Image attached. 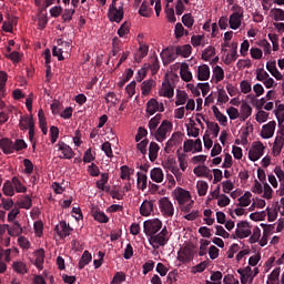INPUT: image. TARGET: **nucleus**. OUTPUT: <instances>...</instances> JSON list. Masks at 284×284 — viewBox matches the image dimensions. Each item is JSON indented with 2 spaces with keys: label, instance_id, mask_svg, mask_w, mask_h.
Listing matches in <instances>:
<instances>
[{
  "label": "nucleus",
  "instance_id": "nucleus-1",
  "mask_svg": "<svg viewBox=\"0 0 284 284\" xmlns=\"http://www.w3.org/2000/svg\"><path fill=\"white\" fill-rule=\"evenodd\" d=\"M168 234V227L164 226L159 234L150 236L149 243L152 245L153 250H159V247H164V245H168V242L170 241Z\"/></svg>",
  "mask_w": 284,
  "mask_h": 284
},
{
  "label": "nucleus",
  "instance_id": "nucleus-2",
  "mask_svg": "<svg viewBox=\"0 0 284 284\" xmlns=\"http://www.w3.org/2000/svg\"><path fill=\"white\" fill-rule=\"evenodd\" d=\"M172 130V122L164 120L161 125L154 131L153 136L159 143H163L168 139V132Z\"/></svg>",
  "mask_w": 284,
  "mask_h": 284
},
{
  "label": "nucleus",
  "instance_id": "nucleus-3",
  "mask_svg": "<svg viewBox=\"0 0 284 284\" xmlns=\"http://www.w3.org/2000/svg\"><path fill=\"white\" fill-rule=\"evenodd\" d=\"M124 11H123V3L120 7L116 4H110L108 11V18L111 23H121L123 21Z\"/></svg>",
  "mask_w": 284,
  "mask_h": 284
},
{
  "label": "nucleus",
  "instance_id": "nucleus-4",
  "mask_svg": "<svg viewBox=\"0 0 284 284\" xmlns=\"http://www.w3.org/2000/svg\"><path fill=\"white\" fill-rule=\"evenodd\" d=\"M143 227L144 234L151 237L163 227V222L159 219L148 220L143 223Z\"/></svg>",
  "mask_w": 284,
  "mask_h": 284
},
{
  "label": "nucleus",
  "instance_id": "nucleus-5",
  "mask_svg": "<svg viewBox=\"0 0 284 284\" xmlns=\"http://www.w3.org/2000/svg\"><path fill=\"white\" fill-rule=\"evenodd\" d=\"M159 207L163 216H168V217L174 216V204H172V201H170L169 197H161L159 200Z\"/></svg>",
  "mask_w": 284,
  "mask_h": 284
},
{
  "label": "nucleus",
  "instance_id": "nucleus-6",
  "mask_svg": "<svg viewBox=\"0 0 284 284\" xmlns=\"http://www.w3.org/2000/svg\"><path fill=\"white\" fill-rule=\"evenodd\" d=\"M252 235V226L247 221H242L237 223V229L235 230V236L237 239H247Z\"/></svg>",
  "mask_w": 284,
  "mask_h": 284
},
{
  "label": "nucleus",
  "instance_id": "nucleus-7",
  "mask_svg": "<svg viewBox=\"0 0 284 284\" xmlns=\"http://www.w3.org/2000/svg\"><path fill=\"white\" fill-rule=\"evenodd\" d=\"M265 152V145L262 142H256L254 146L248 151L250 161L256 162Z\"/></svg>",
  "mask_w": 284,
  "mask_h": 284
},
{
  "label": "nucleus",
  "instance_id": "nucleus-8",
  "mask_svg": "<svg viewBox=\"0 0 284 284\" xmlns=\"http://www.w3.org/2000/svg\"><path fill=\"white\" fill-rule=\"evenodd\" d=\"M160 57H161L163 63H173V61H176V57H178L176 48H174V47H166L160 53Z\"/></svg>",
  "mask_w": 284,
  "mask_h": 284
},
{
  "label": "nucleus",
  "instance_id": "nucleus-9",
  "mask_svg": "<svg viewBox=\"0 0 284 284\" xmlns=\"http://www.w3.org/2000/svg\"><path fill=\"white\" fill-rule=\"evenodd\" d=\"M178 261H180V263H190L191 261H194V248L184 246L178 254Z\"/></svg>",
  "mask_w": 284,
  "mask_h": 284
},
{
  "label": "nucleus",
  "instance_id": "nucleus-10",
  "mask_svg": "<svg viewBox=\"0 0 284 284\" xmlns=\"http://www.w3.org/2000/svg\"><path fill=\"white\" fill-rule=\"evenodd\" d=\"M54 231L60 239H65L72 234L73 229L70 226V224L65 223V221H61L58 225H55Z\"/></svg>",
  "mask_w": 284,
  "mask_h": 284
},
{
  "label": "nucleus",
  "instance_id": "nucleus-11",
  "mask_svg": "<svg viewBox=\"0 0 284 284\" xmlns=\"http://www.w3.org/2000/svg\"><path fill=\"white\" fill-rule=\"evenodd\" d=\"M174 196L180 205H185V203H187V201L192 199L190 192L184 190L183 187L175 189Z\"/></svg>",
  "mask_w": 284,
  "mask_h": 284
},
{
  "label": "nucleus",
  "instance_id": "nucleus-12",
  "mask_svg": "<svg viewBox=\"0 0 284 284\" xmlns=\"http://www.w3.org/2000/svg\"><path fill=\"white\" fill-rule=\"evenodd\" d=\"M276 130V121H271L262 126L261 136L262 139H272Z\"/></svg>",
  "mask_w": 284,
  "mask_h": 284
},
{
  "label": "nucleus",
  "instance_id": "nucleus-13",
  "mask_svg": "<svg viewBox=\"0 0 284 284\" xmlns=\"http://www.w3.org/2000/svg\"><path fill=\"white\" fill-rule=\"evenodd\" d=\"M58 150L62 152L63 156L60 155V159H74V151L65 142L60 141L58 144Z\"/></svg>",
  "mask_w": 284,
  "mask_h": 284
},
{
  "label": "nucleus",
  "instance_id": "nucleus-14",
  "mask_svg": "<svg viewBox=\"0 0 284 284\" xmlns=\"http://www.w3.org/2000/svg\"><path fill=\"white\" fill-rule=\"evenodd\" d=\"M91 216L98 223H110V217H108L105 213L99 209V206H95L91 210Z\"/></svg>",
  "mask_w": 284,
  "mask_h": 284
},
{
  "label": "nucleus",
  "instance_id": "nucleus-15",
  "mask_svg": "<svg viewBox=\"0 0 284 284\" xmlns=\"http://www.w3.org/2000/svg\"><path fill=\"white\" fill-rule=\"evenodd\" d=\"M0 148L3 152V154H13L14 153V143L12 140L8 138H2L0 140Z\"/></svg>",
  "mask_w": 284,
  "mask_h": 284
},
{
  "label": "nucleus",
  "instance_id": "nucleus-16",
  "mask_svg": "<svg viewBox=\"0 0 284 284\" xmlns=\"http://www.w3.org/2000/svg\"><path fill=\"white\" fill-rule=\"evenodd\" d=\"M179 143H181V132H175L172 134L171 139L166 142L164 152H166V154H170V150H172L174 145H179Z\"/></svg>",
  "mask_w": 284,
  "mask_h": 284
},
{
  "label": "nucleus",
  "instance_id": "nucleus-17",
  "mask_svg": "<svg viewBox=\"0 0 284 284\" xmlns=\"http://www.w3.org/2000/svg\"><path fill=\"white\" fill-rule=\"evenodd\" d=\"M154 212V202L144 200L140 206L141 216H150Z\"/></svg>",
  "mask_w": 284,
  "mask_h": 284
},
{
  "label": "nucleus",
  "instance_id": "nucleus-18",
  "mask_svg": "<svg viewBox=\"0 0 284 284\" xmlns=\"http://www.w3.org/2000/svg\"><path fill=\"white\" fill-rule=\"evenodd\" d=\"M243 21V14L232 13L229 19V26L231 30H239Z\"/></svg>",
  "mask_w": 284,
  "mask_h": 284
},
{
  "label": "nucleus",
  "instance_id": "nucleus-19",
  "mask_svg": "<svg viewBox=\"0 0 284 284\" xmlns=\"http://www.w3.org/2000/svg\"><path fill=\"white\" fill-rule=\"evenodd\" d=\"M252 116V106L247 102H243L240 106V121H247Z\"/></svg>",
  "mask_w": 284,
  "mask_h": 284
},
{
  "label": "nucleus",
  "instance_id": "nucleus-20",
  "mask_svg": "<svg viewBox=\"0 0 284 284\" xmlns=\"http://www.w3.org/2000/svg\"><path fill=\"white\" fill-rule=\"evenodd\" d=\"M20 130H34V118L21 116L19 122Z\"/></svg>",
  "mask_w": 284,
  "mask_h": 284
},
{
  "label": "nucleus",
  "instance_id": "nucleus-21",
  "mask_svg": "<svg viewBox=\"0 0 284 284\" xmlns=\"http://www.w3.org/2000/svg\"><path fill=\"white\" fill-rule=\"evenodd\" d=\"M161 97H166V99H172L174 97V87L170 81H165L162 83V89L160 91Z\"/></svg>",
  "mask_w": 284,
  "mask_h": 284
},
{
  "label": "nucleus",
  "instance_id": "nucleus-22",
  "mask_svg": "<svg viewBox=\"0 0 284 284\" xmlns=\"http://www.w3.org/2000/svg\"><path fill=\"white\" fill-rule=\"evenodd\" d=\"M210 79V67L207 64H202L197 68V80L207 81Z\"/></svg>",
  "mask_w": 284,
  "mask_h": 284
},
{
  "label": "nucleus",
  "instance_id": "nucleus-23",
  "mask_svg": "<svg viewBox=\"0 0 284 284\" xmlns=\"http://www.w3.org/2000/svg\"><path fill=\"white\" fill-rule=\"evenodd\" d=\"M180 77H181L182 81H185V83H190V81H192L193 77H192V72L190 71V67L187 65V63H184L181 65Z\"/></svg>",
  "mask_w": 284,
  "mask_h": 284
},
{
  "label": "nucleus",
  "instance_id": "nucleus-24",
  "mask_svg": "<svg viewBox=\"0 0 284 284\" xmlns=\"http://www.w3.org/2000/svg\"><path fill=\"white\" fill-rule=\"evenodd\" d=\"M175 52L178 57H183L184 59H187V57L192 54V45L190 44L178 45L175 47Z\"/></svg>",
  "mask_w": 284,
  "mask_h": 284
},
{
  "label": "nucleus",
  "instance_id": "nucleus-25",
  "mask_svg": "<svg viewBox=\"0 0 284 284\" xmlns=\"http://www.w3.org/2000/svg\"><path fill=\"white\" fill-rule=\"evenodd\" d=\"M159 150H161V148L159 146V144L156 142L150 143L149 159L152 163H154V161H156V159H159Z\"/></svg>",
  "mask_w": 284,
  "mask_h": 284
},
{
  "label": "nucleus",
  "instance_id": "nucleus-26",
  "mask_svg": "<svg viewBox=\"0 0 284 284\" xmlns=\"http://www.w3.org/2000/svg\"><path fill=\"white\" fill-rule=\"evenodd\" d=\"M156 112H159V101L152 98L146 102V113L150 114V116H153Z\"/></svg>",
  "mask_w": 284,
  "mask_h": 284
},
{
  "label": "nucleus",
  "instance_id": "nucleus-27",
  "mask_svg": "<svg viewBox=\"0 0 284 284\" xmlns=\"http://www.w3.org/2000/svg\"><path fill=\"white\" fill-rule=\"evenodd\" d=\"M45 261V251L43 248H40L36 252V261L34 265L38 270H43V263Z\"/></svg>",
  "mask_w": 284,
  "mask_h": 284
},
{
  "label": "nucleus",
  "instance_id": "nucleus-28",
  "mask_svg": "<svg viewBox=\"0 0 284 284\" xmlns=\"http://www.w3.org/2000/svg\"><path fill=\"white\" fill-rule=\"evenodd\" d=\"M150 176L154 181V183H163L164 174L161 168L152 169L150 172Z\"/></svg>",
  "mask_w": 284,
  "mask_h": 284
},
{
  "label": "nucleus",
  "instance_id": "nucleus-29",
  "mask_svg": "<svg viewBox=\"0 0 284 284\" xmlns=\"http://www.w3.org/2000/svg\"><path fill=\"white\" fill-rule=\"evenodd\" d=\"M90 263H92V254L89 251H84L78 263V267L79 270H83L85 265H90Z\"/></svg>",
  "mask_w": 284,
  "mask_h": 284
},
{
  "label": "nucleus",
  "instance_id": "nucleus-30",
  "mask_svg": "<svg viewBox=\"0 0 284 284\" xmlns=\"http://www.w3.org/2000/svg\"><path fill=\"white\" fill-rule=\"evenodd\" d=\"M8 234L10 236H19L23 234V227H21V224L18 221H13V225L8 227Z\"/></svg>",
  "mask_w": 284,
  "mask_h": 284
},
{
  "label": "nucleus",
  "instance_id": "nucleus-31",
  "mask_svg": "<svg viewBox=\"0 0 284 284\" xmlns=\"http://www.w3.org/2000/svg\"><path fill=\"white\" fill-rule=\"evenodd\" d=\"M283 145H284V136L283 135L276 136L275 142L273 144V154L278 156V154H281L283 150Z\"/></svg>",
  "mask_w": 284,
  "mask_h": 284
},
{
  "label": "nucleus",
  "instance_id": "nucleus-32",
  "mask_svg": "<svg viewBox=\"0 0 284 284\" xmlns=\"http://www.w3.org/2000/svg\"><path fill=\"white\" fill-rule=\"evenodd\" d=\"M161 119H163V115L161 113H158L154 118H152L149 121V130L151 134H154V131L156 128H159V123H161Z\"/></svg>",
  "mask_w": 284,
  "mask_h": 284
},
{
  "label": "nucleus",
  "instance_id": "nucleus-33",
  "mask_svg": "<svg viewBox=\"0 0 284 284\" xmlns=\"http://www.w3.org/2000/svg\"><path fill=\"white\" fill-rule=\"evenodd\" d=\"M139 14L141 17H146L150 18L152 17V8H150V2L149 1H143L140 9H139Z\"/></svg>",
  "mask_w": 284,
  "mask_h": 284
},
{
  "label": "nucleus",
  "instance_id": "nucleus-34",
  "mask_svg": "<svg viewBox=\"0 0 284 284\" xmlns=\"http://www.w3.org/2000/svg\"><path fill=\"white\" fill-rule=\"evenodd\" d=\"M11 185H13L16 192L24 194V192H28V187L21 183V180L19 178L13 176L11 180Z\"/></svg>",
  "mask_w": 284,
  "mask_h": 284
},
{
  "label": "nucleus",
  "instance_id": "nucleus-35",
  "mask_svg": "<svg viewBox=\"0 0 284 284\" xmlns=\"http://www.w3.org/2000/svg\"><path fill=\"white\" fill-rule=\"evenodd\" d=\"M43 57L45 60L44 65L47 68V77H50L52 74V68L50 67V63L52 62V53L50 52V49L44 50Z\"/></svg>",
  "mask_w": 284,
  "mask_h": 284
},
{
  "label": "nucleus",
  "instance_id": "nucleus-36",
  "mask_svg": "<svg viewBox=\"0 0 284 284\" xmlns=\"http://www.w3.org/2000/svg\"><path fill=\"white\" fill-rule=\"evenodd\" d=\"M252 193L250 191L245 192L243 196L239 199L237 207H248L252 203Z\"/></svg>",
  "mask_w": 284,
  "mask_h": 284
},
{
  "label": "nucleus",
  "instance_id": "nucleus-37",
  "mask_svg": "<svg viewBox=\"0 0 284 284\" xmlns=\"http://www.w3.org/2000/svg\"><path fill=\"white\" fill-rule=\"evenodd\" d=\"M138 178V189L139 190H145L148 187V175L145 173L138 172L136 173Z\"/></svg>",
  "mask_w": 284,
  "mask_h": 284
},
{
  "label": "nucleus",
  "instance_id": "nucleus-38",
  "mask_svg": "<svg viewBox=\"0 0 284 284\" xmlns=\"http://www.w3.org/2000/svg\"><path fill=\"white\" fill-rule=\"evenodd\" d=\"M154 80H145L142 82L141 91L144 97H148L150 92H152V88H154Z\"/></svg>",
  "mask_w": 284,
  "mask_h": 284
},
{
  "label": "nucleus",
  "instance_id": "nucleus-39",
  "mask_svg": "<svg viewBox=\"0 0 284 284\" xmlns=\"http://www.w3.org/2000/svg\"><path fill=\"white\" fill-rule=\"evenodd\" d=\"M212 110H213V114H214L215 119L219 121V123H221V125H225L227 123V116H225V114H223L216 105H213Z\"/></svg>",
  "mask_w": 284,
  "mask_h": 284
},
{
  "label": "nucleus",
  "instance_id": "nucleus-40",
  "mask_svg": "<svg viewBox=\"0 0 284 284\" xmlns=\"http://www.w3.org/2000/svg\"><path fill=\"white\" fill-rule=\"evenodd\" d=\"M109 180L110 175L108 173H101V180L95 182L98 190H102V192H105V184Z\"/></svg>",
  "mask_w": 284,
  "mask_h": 284
},
{
  "label": "nucleus",
  "instance_id": "nucleus-41",
  "mask_svg": "<svg viewBox=\"0 0 284 284\" xmlns=\"http://www.w3.org/2000/svg\"><path fill=\"white\" fill-rule=\"evenodd\" d=\"M213 77H215V83H220V81H223L225 79V71H223V68L220 65H216L213 69Z\"/></svg>",
  "mask_w": 284,
  "mask_h": 284
},
{
  "label": "nucleus",
  "instance_id": "nucleus-42",
  "mask_svg": "<svg viewBox=\"0 0 284 284\" xmlns=\"http://www.w3.org/2000/svg\"><path fill=\"white\" fill-rule=\"evenodd\" d=\"M209 187H210V185L207 184V182L199 181L197 184H196L199 196H205V194H207V189Z\"/></svg>",
  "mask_w": 284,
  "mask_h": 284
},
{
  "label": "nucleus",
  "instance_id": "nucleus-43",
  "mask_svg": "<svg viewBox=\"0 0 284 284\" xmlns=\"http://www.w3.org/2000/svg\"><path fill=\"white\" fill-rule=\"evenodd\" d=\"M149 47L146 44H140L139 53L135 55V61L139 63L141 59L148 57Z\"/></svg>",
  "mask_w": 284,
  "mask_h": 284
},
{
  "label": "nucleus",
  "instance_id": "nucleus-44",
  "mask_svg": "<svg viewBox=\"0 0 284 284\" xmlns=\"http://www.w3.org/2000/svg\"><path fill=\"white\" fill-rule=\"evenodd\" d=\"M164 12L170 23H176V16H174V8L170 7V4H166Z\"/></svg>",
  "mask_w": 284,
  "mask_h": 284
},
{
  "label": "nucleus",
  "instance_id": "nucleus-45",
  "mask_svg": "<svg viewBox=\"0 0 284 284\" xmlns=\"http://www.w3.org/2000/svg\"><path fill=\"white\" fill-rule=\"evenodd\" d=\"M3 194L6 196H14V186L12 185V182L6 181L2 186Z\"/></svg>",
  "mask_w": 284,
  "mask_h": 284
},
{
  "label": "nucleus",
  "instance_id": "nucleus-46",
  "mask_svg": "<svg viewBox=\"0 0 284 284\" xmlns=\"http://www.w3.org/2000/svg\"><path fill=\"white\" fill-rule=\"evenodd\" d=\"M13 270L17 274H28V267L23 262H13Z\"/></svg>",
  "mask_w": 284,
  "mask_h": 284
},
{
  "label": "nucleus",
  "instance_id": "nucleus-47",
  "mask_svg": "<svg viewBox=\"0 0 284 284\" xmlns=\"http://www.w3.org/2000/svg\"><path fill=\"white\" fill-rule=\"evenodd\" d=\"M187 101V93L185 91L178 90L175 105H185Z\"/></svg>",
  "mask_w": 284,
  "mask_h": 284
},
{
  "label": "nucleus",
  "instance_id": "nucleus-48",
  "mask_svg": "<svg viewBox=\"0 0 284 284\" xmlns=\"http://www.w3.org/2000/svg\"><path fill=\"white\" fill-rule=\"evenodd\" d=\"M182 23L185 28H192L194 26V17L192 13H186L182 17Z\"/></svg>",
  "mask_w": 284,
  "mask_h": 284
},
{
  "label": "nucleus",
  "instance_id": "nucleus-49",
  "mask_svg": "<svg viewBox=\"0 0 284 284\" xmlns=\"http://www.w3.org/2000/svg\"><path fill=\"white\" fill-rule=\"evenodd\" d=\"M226 113L229 114V119H231V121H236V119L241 116V112H239V109L234 106H230L226 110Z\"/></svg>",
  "mask_w": 284,
  "mask_h": 284
},
{
  "label": "nucleus",
  "instance_id": "nucleus-50",
  "mask_svg": "<svg viewBox=\"0 0 284 284\" xmlns=\"http://www.w3.org/2000/svg\"><path fill=\"white\" fill-rule=\"evenodd\" d=\"M206 125H207L209 130H211L214 139H216V136H219V132H221V126H219V123L206 122Z\"/></svg>",
  "mask_w": 284,
  "mask_h": 284
},
{
  "label": "nucleus",
  "instance_id": "nucleus-51",
  "mask_svg": "<svg viewBox=\"0 0 284 284\" xmlns=\"http://www.w3.org/2000/svg\"><path fill=\"white\" fill-rule=\"evenodd\" d=\"M101 150L102 152H104L105 156H108V159H112V156H114V154L112 153V144L110 142H104L101 145Z\"/></svg>",
  "mask_w": 284,
  "mask_h": 284
},
{
  "label": "nucleus",
  "instance_id": "nucleus-52",
  "mask_svg": "<svg viewBox=\"0 0 284 284\" xmlns=\"http://www.w3.org/2000/svg\"><path fill=\"white\" fill-rule=\"evenodd\" d=\"M271 13L274 16V21H284V10L280 8H274L271 10Z\"/></svg>",
  "mask_w": 284,
  "mask_h": 284
},
{
  "label": "nucleus",
  "instance_id": "nucleus-53",
  "mask_svg": "<svg viewBox=\"0 0 284 284\" xmlns=\"http://www.w3.org/2000/svg\"><path fill=\"white\" fill-rule=\"evenodd\" d=\"M125 283V273L116 272L111 281V284H121Z\"/></svg>",
  "mask_w": 284,
  "mask_h": 284
},
{
  "label": "nucleus",
  "instance_id": "nucleus-54",
  "mask_svg": "<svg viewBox=\"0 0 284 284\" xmlns=\"http://www.w3.org/2000/svg\"><path fill=\"white\" fill-rule=\"evenodd\" d=\"M119 37L123 38L125 34H130V22L125 21L118 30Z\"/></svg>",
  "mask_w": 284,
  "mask_h": 284
},
{
  "label": "nucleus",
  "instance_id": "nucleus-55",
  "mask_svg": "<svg viewBox=\"0 0 284 284\" xmlns=\"http://www.w3.org/2000/svg\"><path fill=\"white\" fill-rule=\"evenodd\" d=\"M27 148L28 144L21 139L16 140V142L13 143V152H21V150H26Z\"/></svg>",
  "mask_w": 284,
  "mask_h": 284
},
{
  "label": "nucleus",
  "instance_id": "nucleus-56",
  "mask_svg": "<svg viewBox=\"0 0 284 284\" xmlns=\"http://www.w3.org/2000/svg\"><path fill=\"white\" fill-rule=\"evenodd\" d=\"M126 94H129V99H132L134 94H136V81H132L125 87Z\"/></svg>",
  "mask_w": 284,
  "mask_h": 284
},
{
  "label": "nucleus",
  "instance_id": "nucleus-57",
  "mask_svg": "<svg viewBox=\"0 0 284 284\" xmlns=\"http://www.w3.org/2000/svg\"><path fill=\"white\" fill-rule=\"evenodd\" d=\"M74 12H77V10L65 9L64 12L62 13L63 23H65L67 21H72V17H74Z\"/></svg>",
  "mask_w": 284,
  "mask_h": 284
},
{
  "label": "nucleus",
  "instance_id": "nucleus-58",
  "mask_svg": "<svg viewBox=\"0 0 284 284\" xmlns=\"http://www.w3.org/2000/svg\"><path fill=\"white\" fill-rule=\"evenodd\" d=\"M258 239H261V229H258V226H255L253 229V234L248 239V241L251 244H254V243H258Z\"/></svg>",
  "mask_w": 284,
  "mask_h": 284
},
{
  "label": "nucleus",
  "instance_id": "nucleus-59",
  "mask_svg": "<svg viewBox=\"0 0 284 284\" xmlns=\"http://www.w3.org/2000/svg\"><path fill=\"white\" fill-rule=\"evenodd\" d=\"M121 175H120V179H122V181H130V174L131 173V169L128 168V165H123L121 166Z\"/></svg>",
  "mask_w": 284,
  "mask_h": 284
},
{
  "label": "nucleus",
  "instance_id": "nucleus-60",
  "mask_svg": "<svg viewBox=\"0 0 284 284\" xmlns=\"http://www.w3.org/2000/svg\"><path fill=\"white\" fill-rule=\"evenodd\" d=\"M207 172H210V168L202 165V166H196L193 170V173L195 174V176H205V174H207Z\"/></svg>",
  "mask_w": 284,
  "mask_h": 284
},
{
  "label": "nucleus",
  "instance_id": "nucleus-61",
  "mask_svg": "<svg viewBox=\"0 0 284 284\" xmlns=\"http://www.w3.org/2000/svg\"><path fill=\"white\" fill-rule=\"evenodd\" d=\"M270 79V73H267V71H265V69H257L256 70V80L257 81H265Z\"/></svg>",
  "mask_w": 284,
  "mask_h": 284
},
{
  "label": "nucleus",
  "instance_id": "nucleus-62",
  "mask_svg": "<svg viewBox=\"0 0 284 284\" xmlns=\"http://www.w3.org/2000/svg\"><path fill=\"white\" fill-rule=\"evenodd\" d=\"M217 199L219 207H227V205H230V197L227 195L221 194Z\"/></svg>",
  "mask_w": 284,
  "mask_h": 284
},
{
  "label": "nucleus",
  "instance_id": "nucleus-63",
  "mask_svg": "<svg viewBox=\"0 0 284 284\" xmlns=\"http://www.w3.org/2000/svg\"><path fill=\"white\" fill-rule=\"evenodd\" d=\"M50 139H51L52 144L57 143V140L59 139V128L58 126L53 125L50 128Z\"/></svg>",
  "mask_w": 284,
  "mask_h": 284
},
{
  "label": "nucleus",
  "instance_id": "nucleus-64",
  "mask_svg": "<svg viewBox=\"0 0 284 284\" xmlns=\"http://www.w3.org/2000/svg\"><path fill=\"white\" fill-rule=\"evenodd\" d=\"M223 283L224 284H240L239 280H236L234 277V275H232V274L225 275L224 278H223Z\"/></svg>",
  "mask_w": 284,
  "mask_h": 284
}]
</instances>
